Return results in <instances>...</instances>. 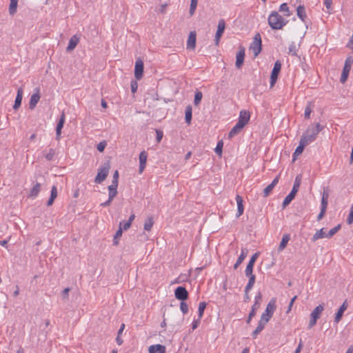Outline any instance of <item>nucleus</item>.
Masks as SVG:
<instances>
[{
    "mask_svg": "<svg viewBox=\"0 0 353 353\" xmlns=\"http://www.w3.org/2000/svg\"><path fill=\"white\" fill-rule=\"evenodd\" d=\"M323 127L317 123L314 126H310L307 128L305 132L301 136V139L305 141L306 143L310 144V143L315 141L318 134L323 130Z\"/></svg>",
    "mask_w": 353,
    "mask_h": 353,
    "instance_id": "f257e3e1",
    "label": "nucleus"
},
{
    "mask_svg": "<svg viewBox=\"0 0 353 353\" xmlns=\"http://www.w3.org/2000/svg\"><path fill=\"white\" fill-rule=\"evenodd\" d=\"M288 21L281 16L277 12L273 11L269 15L268 23L273 30L282 29Z\"/></svg>",
    "mask_w": 353,
    "mask_h": 353,
    "instance_id": "f03ea898",
    "label": "nucleus"
},
{
    "mask_svg": "<svg viewBox=\"0 0 353 353\" xmlns=\"http://www.w3.org/2000/svg\"><path fill=\"white\" fill-rule=\"evenodd\" d=\"M301 175L299 174L295 178L292 190H291L290 193L285 196V198L284 199V200L283 201L282 207L283 209L285 208L290 203V202L294 199L297 192L299 191V187L301 185Z\"/></svg>",
    "mask_w": 353,
    "mask_h": 353,
    "instance_id": "7ed1b4c3",
    "label": "nucleus"
},
{
    "mask_svg": "<svg viewBox=\"0 0 353 353\" xmlns=\"http://www.w3.org/2000/svg\"><path fill=\"white\" fill-rule=\"evenodd\" d=\"M261 37L259 33H256L251 43L249 50L253 53L254 57H256L261 51Z\"/></svg>",
    "mask_w": 353,
    "mask_h": 353,
    "instance_id": "20e7f679",
    "label": "nucleus"
},
{
    "mask_svg": "<svg viewBox=\"0 0 353 353\" xmlns=\"http://www.w3.org/2000/svg\"><path fill=\"white\" fill-rule=\"evenodd\" d=\"M323 310L324 306L323 304L319 305L312 310L310 314V321L308 323V327L310 329L316 325L317 320L320 318Z\"/></svg>",
    "mask_w": 353,
    "mask_h": 353,
    "instance_id": "39448f33",
    "label": "nucleus"
},
{
    "mask_svg": "<svg viewBox=\"0 0 353 353\" xmlns=\"http://www.w3.org/2000/svg\"><path fill=\"white\" fill-rule=\"evenodd\" d=\"M110 170V165L105 164L98 169V173L94 179L96 183H101L107 177Z\"/></svg>",
    "mask_w": 353,
    "mask_h": 353,
    "instance_id": "423d86ee",
    "label": "nucleus"
},
{
    "mask_svg": "<svg viewBox=\"0 0 353 353\" xmlns=\"http://www.w3.org/2000/svg\"><path fill=\"white\" fill-rule=\"evenodd\" d=\"M352 63L353 59L351 57H348L346 59L340 79L341 83H343L347 81Z\"/></svg>",
    "mask_w": 353,
    "mask_h": 353,
    "instance_id": "0eeeda50",
    "label": "nucleus"
},
{
    "mask_svg": "<svg viewBox=\"0 0 353 353\" xmlns=\"http://www.w3.org/2000/svg\"><path fill=\"white\" fill-rule=\"evenodd\" d=\"M243 130V110L239 112V117L237 123L234 127L230 130L228 134L229 138L234 137L236 134L241 132Z\"/></svg>",
    "mask_w": 353,
    "mask_h": 353,
    "instance_id": "6e6552de",
    "label": "nucleus"
},
{
    "mask_svg": "<svg viewBox=\"0 0 353 353\" xmlns=\"http://www.w3.org/2000/svg\"><path fill=\"white\" fill-rule=\"evenodd\" d=\"M281 69V64L279 61H276L274 65L273 70L270 76V84L271 86L274 85L276 83L279 72Z\"/></svg>",
    "mask_w": 353,
    "mask_h": 353,
    "instance_id": "1a4fd4ad",
    "label": "nucleus"
},
{
    "mask_svg": "<svg viewBox=\"0 0 353 353\" xmlns=\"http://www.w3.org/2000/svg\"><path fill=\"white\" fill-rule=\"evenodd\" d=\"M225 28V21L223 19H220L218 23L217 30H216V32L215 34V39H214L216 46L219 45L221 37H222L223 33L224 32Z\"/></svg>",
    "mask_w": 353,
    "mask_h": 353,
    "instance_id": "9d476101",
    "label": "nucleus"
},
{
    "mask_svg": "<svg viewBox=\"0 0 353 353\" xmlns=\"http://www.w3.org/2000/svg\"><path fill=\"white\" fill-rule=\"evenodd\" d=\"M174 296L176 299L183 301L188 298V292L184 287L179 286L176 288Z\"/></svg>",
    "mask_w": 353,
    "mask_h": 353,
    "instance_id": "9b49d317",
    "label": "nucleus"
},
{
    "mask_svg": "<svg viewBox=\"0 0 353 353\" xmlns=\"http://www.w3.org/2000/svg\"><path fill=\"white\" fill-rule=\"evenodd\" d=\"M143 73V62L141 59L137 60L134 68V77L137 80L142 78Z\"/></svg>",
    "mask_w": 353,
    "mask_h": 353,
    "instance_id": "f8f14e48",
    "label": "nucleus"
},
{
    "mask_svg": "<svg viewBox=\"0 0 353 353\" xmlns=\"http://www.w3.org/2000/svg\"><path fill=\"white\" fill-rule=\"evenodd\" d=\"M34 91L35 92L32 94L29 102V108L31 110L35 108L37 103L39 102L40 99L39 90L38 88H36Z\"/></svg>",
    "mask_w": 353,
    "mask_h": 353,
    "instance_id": "ddd939ff",
    "label": "nucleus"
},
{
    "mask_svg": "<svg viewBox=\"0 0 353 353\" xmlns=\"http://www.w3.org/2000/svg\"><path fill=\"white\" fill-rule=\"evenodd\" d=\"M148 153L143 150L139 154V172L141 174L143 172L147 162Z\"/></svg>",
    "mask_w": 353,
    "mask_h": 353,
    "instance_id": "4468645a",
    "label": "nucleus"
},
{
    "mask_svg": "<svg viewBox=\"0 0 353 353\" xmlns=\"http://www.w3.org/2000/svg\"><path fill=\"white\" fill-rule=\"evenodd\" d=\"M65 120V113L63 112L59 118V122H58L57 128H56V139L57 140L60 139L61 134V129L63 127Z\"/></svg>",
    "mask_w": 353,
    "mask_h": 353,
    "instance_id": "2eb2a0df",
    "label": "nucleus"
},
{
    "mask_svg": "<svg viewBox=\"0 0 353 353\" xmlns=\"http://www.w3.org/2000/svg\"><path fill=\"white\" fill-rule=\"evenodd\" d=\"M80 41V37L77 34L73 35L69 41L68 46L66 48L68 52L72 51Z\"/></svg>",
    "mask_w": 353,
    "mask_h": 353,
    "instance_id": "dca6fc26",
    "label": "nucleus"
},
{
    "mask_svg": "<svg viewBox=\"0 0 353 353\" xmlns=\"http://www.w3.org/2000/svg\"><path fill=\"white\" fill-rule=\"evenodd\" d=\"M259 256V252H256L252 256L248 264L246 266L245 274H251V273H252L254 264Z\"/></svg>",
    "mask_w": 353,
    "mask_h": 353,
    "instance_id": "f3484780",
    "label": "nucleus"
},
{
    "mask_svg": "<svg viewBox=\"0 0 353 353\" xmlns=\"http://www.w3.org/2000/svg\"><path fill=\"white\" fill-rule=\"evenodd\" d=\"M279 176H276L272 183L268 185L263 190V196L267 197L272 192L276 185L279 183Z\"/></svg>",
    "mask_w": 353,
    "mask_h": 353,
    "instance_id": "a211bd4d",
    "label": "nucleus"
},
{
    "mask_svg": "<svg viewBox=\"0 0 353 353\" xmlns=\"http://www.w3.org/2000/svg\"><path fill=\"white\" fill-rule=\"evenodd\" d=\"M271 317L272 316L270 314L263 312L261 315V318L259 321V325L257 326L254 331H261L264 328V325H265L268 322Z\"/></svg>",
    "mask_w": 353,
    "mask_h": 353,
    "instance_id": "6ab92c4d",
    "label": "nucleus"
},
{
    "mask_svg": "<svg viewBox=\"0 0 353 353\" xmlns=\"http://www.w3.org/2000/svg\"><path fill=\"white\" fill-rule=\"evenodd\" d=\"M196 32L194 31L190 32L188 41H187V48L194 50L196 46Z\"/></svg>",
    "mask_w": 353,
    "mask_h": 353,
    "instance_id": "aec40b11",
    "label": "nucleus"
},
{
    "mask_svg": "<svg viewBox=\"0 0 353 353\" xmlns=\"http://www.w3.org/2000/svg\"><path fill=\"white\" fill-rule=\"evenodd\" d=\"M347 301H345L341 305L339 310L336 313L335 318H334V322L339 323L341 321V319L343 316V314L344 312L347 310Z\"/></svg>",
    "mask_w": 353,
    "mask_h": 353,
    "instance_id": "412c9836",
    "label": "nucleus"
},
{
    "mask_svg": "<svg viewBox=\"0 0 353 353\" xmlns=\"http://www.w3.org/2000/svg\"><path fill=\"white\" fill-rule=\"evenodd\" d=\"M23 94V89L21 88H19L17 90V97H16V99L14 101V104L13 105V108L14 110H17L20 107V105L21 104V101H22Z\"/></svg>",
    "mask_w": 353,
    "mask_h": 353,
    "instance_id": "4be33fe9",
    "label": "nucleus"
},
{
    "mask_svg": "<svg viewBox=\"0 0 353 353\" xmlns=\"http://www.w3.org/2000/svg\"><path fill=\"white\" fill-rule=\"evenodd\" d=\"M165 347L162 345H153L149 347V353H165Z\"/></svg>",
    "mask_w": 353,
    "mask_h": 353,
    "instance_id": "5701e85b",
    "label": "nucleus"
},
{
    "mask_svg": "<svg viewBox=\"0 0 353 353\" xmlns=\"http://www.w3.org/2000/svg\"><path fill=\"white\" fill-rule=\"evenodd\" d=\"M329 193L327 191H323L322 193V198L321 201V210H327L328 203Z\"/></svg>",
    "mask_w": 353,
    "mask_h": 353,
    "instance_id": "b1692460",
    "label": "nucleus"
},
{
    "mask_svg": "<svg viewBox=\"0 0 353 353\" xmlns=\"http://www.w3.org/2000/svg\"><path fill=\"white\" fill-rule=\"evenodd\" d=\"M308 144L302 139L300 140L299 145L297 146L293 154L294 159H295V157L300 155L303 152L305 147Z\"/></svg>",
    "mask_w": 353,
    "mask_h": 353,
    "instance_id": "393cba45",
    "label": "nucleus"
},
{
    "mask_svg": "<svg viewBox=\"0 0 353 353\" xmlns=\"http://www.w3.org/2000/svg\"><path fill=\"white\" fill-rule=\"evenodd\" d=\"M296 14H297V16L301 19L302 21H305L306 18H307V15H306V12H305V7L303 6H299L296 8Z\"/></svg>",
    "mask_w": 353,
    "mask_h": 353,
    "instance_id": "a878e982",
    "label": "nucleus"
},
{
    "mask_svg": "<svg viewBox=\"0 0 353 353\" xmlns=\"http://www.w3.org/2000/svg\"><path fill=\"white\" fill-rule=\"evenodd\" d=\"M57 196V188L55 185H53L51 189L50 197L47 202V205L50 206L53 204L54 199Z\"/></svg>",
    "mask_w": 353,
    "mask_h": 353,
    "instance_id": "bb28decb",
    "label": "nucleus"
},
{
    "mask_svg": "<svg viewBox=\"0 0 353 353\" xmlns=\"http://www.w3.org/2000/svg\"><path fill=\"white\" fill-rule=\"evenodd\" d=\"M327 238V233L324 232V228L317 230L313 235L312 241L313 242L316 241L319 239Z\"/></svg>",
    "mask_w": 353,
    "mask_h": 353,
    "instance_id": "cd10ccee",
    "label": "nucleus"
},
{
    "mask_svg": "<svg viewBox=\"0 0 353 353\" xmlns=\"http://www.w3.org/2000/svg\"><path fill=\"white\" fill-rule=\"evenodd\" d=\"M290 234H285L283 236L281 241L279 248H278L279 252L282 251L283 250H284L285 248L288 241H290Z\"/></svg>",
    "mask_w": 353,
    "mask_h": 353,
    "instance_id": "c85d7f7f",
    "label": "nucleus"
},
{
    "mask_svg": "<svg viewBox=\"0 0 353 353\" xmlns=\"http://www.w3.org/2000/svg\"><path fill=\"white\" fill-rule=\"evenodd\" d=\"M41 190V184L39 183H37L30 190L29 196L35 198L39 194Z\"/></svg>",
    "mask_w": 353,
    "mask_h": 353,
    "instance_id": "c756f323",
    "label": "nucleus"
},
{
    "mask_svg": "<svg viewBox=\"0 0 353 353\" xmlns=\"http://www.w3.org/2000/svg\"><path fill=\"white\" fill-rule=\"evenodd\" d=\"M275 309H276L275 301L271 300L269 302V303L267 305L266 309L264 312L268 314H270L272 316Z\"/></svg>",
    "mask_w": 353,
    "mask_h": 353,
    "instance_id": "7c9ffc66",
    "label": "nucleus"
},
{
    "mask_svg": "<svg viewBox=\"0 0 353 353\" xmlns=\"http://www.w3.org/2000/svg\"><path fill=\"white\" fill-rule=\"evenodd\" d=\"M117 185L115 184H111L108 186V191H109V199H112L117 196Z\"/></svg>",
    "mask_w": 353,
    "mask_h": 353,
    "instance_id": "2f4dec72",
    "label": "nucleus"
},
{
    "mask_svg": "<svg viewBox=\"0 0 353 353\" xmlns=\"http://www.w3.org/2000/svg\"><path fill=\"white\" fill-rule=\"evenodd\" d=\"M185 114V122L188 124H190L191 121H192V109L191 105L186 106Z\"/></svg>",
    "mask_w": 353,
    "mask_h": 353,
    "instance_id": "473e14b6",
    "label": "nucleus"
},
{
    "mask_svg": "<svg viewBox=\"0 0 353 353\" xmlns=\"http://www.w3.org/2000/svg\"><path fill=\"white\" fill-rule=\"evenodd\" d=\"M242 64H243V48L241 47H240L239 50L236 54V66L238 68H240Z\"/></svg>",
    "mask_w": 353,
    "mask_h": 353,
    "instance_id": "72a5a7b5",
    "label": "nucleus"
},
{
    "mask_svg": "<svg viewBox=\"0 0 353 353\" xmlns=\"http://www.w3.org/2000/svg\"><path fill=\"white\" fill-rule=\"evenodd\" d=\"M314 105L312 102H308L304 112V117L305 119H310L311 112H312V108Z\"/></svg>",
    "mask_w": 353,
    "mask_h": 353,
    "instance_id": "f704fd0d",
    "label": "nucleus"
},
{
    "mask_svg": "<svg viewBox=\"0 0 353 353\" xmlns=\"http://www.w3.org/2000/svg\"><path fill=\"white\" fill-rule=\"evenodd\" d=\"M236 202L238 205V214L236 216H239L243 214V199L239 194L236 195Z\"/></svg>",
    "mask_w": 353,
    "mask_h": 353,
    "instance_id": "c9c22d12",
    "label": "nucleus"
},
{
    "mask_svg": "<svg viewBox=\"0 0 353 353\" xmlns=\"http://www.w3.org/2000/svg\"><path fill=\"white\" fill-rule=\"evenodd\" d=\"M153 225H154V221H153L152 217H151V216L148 217L145 221L144 225H143L144 230L146 231H150Z\"/></svg>",
    "mask_w": 353,
    "mask_h": 353,
    "instance_id": "e433bc0d",
    "label": "nucleus"
},
{
    "mask_svg": "<svg viewBox=\"0 0 353 353\" xmlns=\"http://www.w3.org/2000/svg\"><path fill=\"white\" fill-rule=\"evenodd\" d=\"M279 11L281 12L284 13V15L285 17H290L291 15V12L289 10V7L286 3H283L280 6Z\"/></svg>",
    "mask_w": 353,
    "mask_h": 353,
    "instance_id": "4c0bfd02",
    "label": "nucleus"
},
{
    "mask_svg": "<svg viewBox=\"0 0 353 353\" xmlns=\"http://www.w3.org/2000/svg\"><path fill=\"white\" fill-rule=\"evenodd\" d=\"M246 276L249 277V281L245 288V291L247 292L254 285L255 282V276L252 273H251V274H246Z\"/></svg>",
    "mask_w": 353,
    "mask_h": 353,
    "instance_id": "58836bf2",
    "label": "nucleus"
},
{
    "mask_svg": "<svg viewBox=\"0 0 353 353\" xmlns=\"http://www.w3.org/2000/svg\"><path fill=\"white\" fill-rule=\"evenodd\" d=\"M43 154L48 161H51L55 154V150L53 148L49 149L48 152L43 151Z\"/></svg>",
    "mask_w": 353,
    "mask_h": 353,
    "instance_id": "ea45409f",
    "label": "nucleus"
},
{
    "mask_svg": "<svg viewBox=\"0 0 353 353\" xmlns=\"http://www.w3.org/2000/svg\"><path fill=\"white\" fill-rule=\"evenodd\" d=\"M18 0H10L9 6V12L11 15H13L17 12Z\"/></svg>",
    "mask_w": 353,
    "mask_h": 353,
    "instance_id": "a19ab883",
    "label": "nucleus"
},
{
    "mask_svg": "<svg viewBox=\"0 0 353 353\" xmlns=\"http://www.w3.org/2000/svg\"><path fill=\"white\" fill-rule=\"evenodd\" d=\"M203 94L200 91H197L195 92L194 94V103L195 105H198L202 99Z\"/></svg>",
    "mask_w": 353,
    "mask_h": 353,
    "instance_id": "79ce46f5",
    "label": "nucleus"
},
{
    "mask_svg": "<svg viewBox=\"0 0 353 353\" xmlns=\"http://www.w3.org/2000/svg\"><path fill=\"white\" fill-rule=\"evenodd\" d=\"M198 4V0H191L190 6V14L192 16L196 10V6Z\"/></svg>",
    "mask_w": 353,
    "mask_h": 353,
    "instance_id": "37998d69",
    "label": "nucleus"
},
{
    "mask_svg": "<svg viewBox=\"0 0 353 353\" xmlns=\"http://www.w3.org/2000/svg\"><path fill=\"white\" fill-rule=\"evenodd\" d=\"M341 228V225L339 224L334 228H332L328 233H327V238L332 237Z\"/></svg>",
    "mask_w": 353,
    "mask_h": 353,
    "instance_id": "c03bdc74",
    "label": "nucleus"
},
{
    "mask_svg": "<svg viewBox=\"0 0 353 353\" xmlns=\"http://www.w3.org/2000/svg\"><path fill=\"white\" fill-rule=\"evenodd\" d=\"M223 147V142L222 140L219 141L216 145V147L214 149L215 152L221 157L222 154V150Z\"/></svg>",
    "mask_w": 353,
    "mask_h": 353,
    "instance_id": "a18cd8bd",
    "label": "nucleus"
},
{
    "mask_svg": "<svg viewBox=\"0 0 353 353\" xmlns=\"http://www.w3.org/2000/svg\"><path fill=\"white\" fill-rule=\"evenodd\" d=\"M206 305H207V303L205 302H200L199 303V308H198L199 318L202 317V316L203 314V312L206 307Z\"/></svg>",
    "mask_w": 353,
    "mask_h": 353,
    "instance_id": "49530a36",
    "label": "nucleus"
},
{
    "mask_svg": "<svg viewBox=\"0 0 353 353\" xmlns=\"http://www.w3.org/2000/svg\"><path fill=\"white\" fill-rule=\"evenodd\" d=\"M180 309L183 314H187L188 312V305L183 301L181 302Z\"/></svg>",
    "mask_w": 353,
    "mask_h": 353,
    "instance_id": "de8ad7c7",
    "label": "nucleus"
},
{
    "mask_svg": "<svg viewBox=\"0 0 353 353\" xmlns=\"http://www.w3.org/2000/svg\"><path fill=\"white\" fill-rule=\"evenodd\" d=\"M347 223L352 224L353 223V204L351 205L350 212L347 219Z\"/></svg>",
    "mask_w": 353,
    "mask_h": 353,
    "instance_id": "09e8293b",
    "label": "nucleus"
},
{
    "mask_svg": "<svg viewBox=\"0 0 353 353\" xmlns=\"http://www.w3.org/2000/svg\"><path fill=\"white\" fill-rule=\"evenodd\" d=\"M119 183V172L116 170L113 174V179L112 181V184H115L118 185Z\"/></svg>",
    "mask_w": 353,
    "mask_h": 353,
    "instance_id": "8fccbe9b",
    "label": "nucleus"
},
{
    "mask_svg": "<svg viewBox=\"0 0 353 353\" xmlns=\"http://www.w3.org/2000/svg\"><path fill=\"white\" fill-rule=\"evenodd\" d=\"M242 261H243V250L241 251L240 255L239 256L236 262L234 265V268L236 269L237 267L242 263Z\"/></svg>",
    "mask_w": 353,
    "mask_h": 353,
    "instance_id": "3c124183",
    "label": "nucleus"
},
{
    "mask_svg": "<svg viewBox=\"0 0 353 353\" xmlns=\"http://www.w3.org/2000/svg\"><path fill=\"white\" fill-rule=\"evenodd\" d=\"M120 223H121L122 230H128L130 228L131 225H132L130 223V221L121 222Z\"/></svg>",
    "mask_w": 353,
    "mask_h": 353,
    "instance_id": "603ef678",
    "label": "nucleus"
},
{
    "mask_svg": "<svg viewBox=\"0 0 353 353\" xmlns=\"http://www.w3.org/2000/svg\"><path fill=\"white\" fill-rule=\"evenodd\" d=\"M106 146V143L105 141H102V142H100L98 145H97V150L99 151V152H103L105 149Z\"/></svg>",
    "mask_w": 353,
    "mask_h": 353,
    "instance_id": "864d4df0",
    "label": "nucleus"
},
{
    "mask_svg": "<svg viewBox=\"0 0 353 353\" xmlns=\"http://www.w3.org/2000/svg\"><path fill=\"white\" fill-rule=\"evenodd\" d=\"M70 290V289L69 288H66L62 291L61 296L63 299H68Z\"/></svg>",
    "mask_w": 353,
    "mask_h": 353,
    "instance_id": "5fc2aeb1",
    "label": "nucleus"
},
{
    "mask_svg": "<svg viewBox=\"0 0 353 353\" xmlns=\"http://www.w3.org/2000/svg\"><path fill=\"white\" fill-rule=\"evenodd\" d=\"M123 230L121 228V223L119 224V228L116 232V234L114 235V239H119L122 236Z\"/></svg>",
    "mask_w": 353,
    "mask_h": 353,
    "instance_id": "6e6d98bb",
    "label": "nucleus"
},
{
    "mask_svg": "<svg viewBox=\"0 0 353 353\" xmlns=\"http://www.w3.org/2000/svg\"><path fill=\"white\" fill-rule=\"evenodd\" d=\"M250 118V112L244 110V126L248 123Z\"/></svg>",
    "mask_w": 353,
    "mask_h": 353,
    "instance_id": "4d7b16f0",
    "label": "nucleus"
},
{
    "mask_svg": "<svg viewBox=\"0 0 353 353\" xmlns=\"http://www.w3.org/2000/svg\"><path fill=\"white\" fill-rule=\"evenodd\" d=\"M121 333H122V332H118V335H117V338H116V342H117V343L119 345H122V344H123V339H121Z\"/></svg>",
    "mask_w": 353,
    "mask_h": 353,
    "instance_id": "13d9d810",
    "label": "nucleus"
},
{
    "mask_svg": "<svg viewBox=\"0 0 353 353\" xmlns=\"http://www.w3.org/2000/svg\"><path fill=\"white\" fill-rule=\"evenodd\" d=\"M289 53L292 56L296 55V51L294 46H290V47L289 48Z\"/></svg>",
    "mask_w": 353,
    "mask_h": 353,
    "instance_id": "bf43d9fd",
    "label": "nucleus"
},
{
    "mask_svg": "<svg viewBox=\"0 0 353 353\" xmlns=\"http://www.w3.org/2000/svg\"><path fill=\"white\" fill-rule=\"evenodd\" d=\"M156 132H157V141L158 143H159L163 138V133H162V132H161L159 130H156Z\"/></svg>",
    "mask_w": 353,
    "mask_h": 353,
    "instance_id": "052dcab7",
    "label": "nucleus"
},
{
    "mask_svg": "<svg viewBox=\"0 0 353 353\" xmlns=\"http://www.w3.org/2000/svg\"><path fill=\"white\" fill-rule=\"evenodd\" d=\"M347 47L353 51V33L349 42L347 44Z\"/></svg>",
    "mask_w": 353,
    "mask_h": 353,
    "instance_id": "680f3d73",
    "label": "nucleus"
},
{
    "mask_svg": "<svg viewBox=\"0 0 353 353\" xmlns=\"http://www.w3.org/2000/svg\"><path fill=\"white\" fill-rule=\"evenodd\" d=\"M332 0H324V4L327 9H330L332 7Z\"/></svg>",
    "mask_w": 353,
    "mask_h": 353,
    "instance_id": "e2e57ef3",
    "label": "nucleus"
},
{
    "mask_svg": "<svg viewBox=\"0 0 353 353\" xmlns=\"http://www.w3.org/2000/svg\"><path fill=\"white\" fill-rule=\"evenodd\" d=\"M302 347H303V342H302V340L301 339L298 347H296V349L294 351V353H299L302 349Z\"/></svg>",
    "mask_w": 353,
    "mask_h": 353,
    "instance_id": "0e129e2a",
    "label": "nucleus"
},
{
    "mask_svg": "<svg viewBox=\"0 0 353 353\" xmlns=\"http://www.w3.org/2000/svg\"><path fill=\"white\" fill-rule=\"evenodd\" d=\"M325 212H326V210H321V212H320V213L319 214V215L317 216V220L318 221H320L321 219H323V217L324 216V215L325 214Z\"/></svg>",
    "mask_w": 353,
    "mask_h": 353,
    "instance_id": "69168bd1",
    "label": "nucleus"
},
{
    "mask_svg": "<svg viewBox=\"0 0 353 353\" xmlns=\"http://www.w3.org/2000/svg\"><path fill=\"white\" fill-rule=\"evenodd\" d=\"M112 201V199H109V198H108V201H105V202H104V203H102L101 204V206H103V207L108 206V205H110V203H111Z\"/></svg>",
    "mask_w": 353,
    "mask_h": 353,
    "instance_id": "338daca9",
    "label": "nucleus"
},
{
    "mask_svg": "<svg viewBox=\"0 0 353 353\" xmlns=\"http://www.w3.org/2000/svg\"><path fill=\"white\" fill-rule=\"evenodd\" d=\"M137 85L136 83L131 84V90L133 93H134L137 91Z\"/></svg>",
    "mask_w": 353,
    "mask_h": 353,
    "instance_id": "774afa93",
    "label": "nucleus"
}]
</instances>
